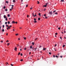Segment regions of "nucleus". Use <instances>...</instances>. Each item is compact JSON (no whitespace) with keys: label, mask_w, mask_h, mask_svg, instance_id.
<instances>
[{"label":"nucleus","mask_w":66,"mask_h":66,"mask_svg":"<svg viewBox=\"0 0 66 66\" xmlns=\"http://www.w3.org/2000/svg\"><path fill=\"white\" fill-rule=\"evenodd\" d=\"M52 12L51 11L48 14H50V15H52Z\"/></svg>","instance_id":"nucleus-1"},{"label":"nucleus","mask_w":66,"mask_h":66,"mask_svg":"<svg viewBox=\"0 0 66 66\" xmlns=\"http://www.w3.org/2000/svg\"><path fill=\"white\" fill-rule=\"evenodd\" d=\"M17 48L16 47H15L14 49V50H15L16 51H17Z\"/></svg>","instance_id":"nucleus-2"},{"label":"nucleus","mask_w":66,"mask_h":66,"mask_svg":"<svg viewBox=\"0 0 66 66\" xmlns=\"http://www.w3.org/2000/svg\"><path fill=\"white\" fill-rule=\"evenodd\" d=\"M4 18H6V15H4Z\"/></svg>","instance_id":"nucleus-3"},{"label":"nucleus","mask_w":66,"mask_h":66,"mask_svg":"<svg viewBox=\"0 0 66 66\" xmlns=\"http://www.w3.org/2000/svg\"><path fill=\"white\" fill-rule=\"evenodd\" d=\"M12 23H15V21H12Z\"/></svg>","instance_id":"nucleus-4"},{"label":"nucleus","mask_w":66,"mask_h":66,"mask_svg":"<svg viewBox=\"0 0 66 66\" xmlns=\"http://www.w3.org/2000/svg\"><path fill=\"white\" fill-rule=\"evenodd\" d=\"M32 45H33V46L34 45V42L32 43Z\"/></svg>","instance_id":"nucleus-5"},{"label":"nucleus","mask_w":66,"mask_h":66,"mask_svg":"<svg viewBox=\"0 0 66 66\" xmlns=\"http://www.w3.org/2000/svg\"><path fill=\"white\" fill-rule=\"evenodd\" d=\"M32 45H31L30 47V49H32Z\"/></svg>","instance_id":"nucleus-6"},{"label":"nucleus","mask_w":66,"mask_h":66,"mask_svg":"<svg viewBox=\"0 0 66 66\" xmlns=\"http://www.w3.org/2000/svg\"><path fill=\"white\" fill-rule=\"evenodd\" d=\"M46 49V48H43V50H44V51H45V50Z\"/></svg>","instance_id":"nucleus-7"},{"label":"nucleus","mask_w":66,"mask_h":66,"mask_svg":"<svg viewBox=\"0 0 66 66\" xmlns=\"http://www.w3.org/2000/svg\"><path fill=\"white\" fill-rule=\"evenodd\" d=\"M61 2H64V0H61Z\"/></svg>","instance_id":"nucleus-8"},{"label":"nucleus","mask_w":66,"mask_h":66,"mask_svg":"<svg viewBox=\"0 0 66 66\" xmlns=\"http://www.w3.org/2000/svg\"><path fill=\"white\" fill-rule=\"evenodd\" d=\"M13 2H16V1H15V0H13Z\"/></svg>","instance_id":"nucleus-9"},{"label":"nucleus","mask_w":66,"mask_h":66,"mask_svg":"<svg viewBox=\"0 0 66 66\" xmlns=\"http://www.w3.org/2000/svg\"><path fill=\"white\" fill-rule=\"evenodd\" d=\"M6 19H5V20L6 21H7V18H6Z\"/></svg>","instance_id":"nucleus-10"},{"label":"nucleus","mask_w":66,"mask_h":66,"mask_svg":"<svg viewBox=\"0 0 66 66\" xmlns=\"http://www.w3.org/2000/svg\"><path fill=\"white\" fill-rule=\"evenodd\" d=\"M2 31L3 32H4V29H2Z\"/></svg>","instance_id":"nucleus-11"},{"label":"nucleus","mask_w":66,"mask_h":66,"mask_svg":"<svg viewBox=\"0 0 66 66\" xmlns=\"http://www.w3.org/2000/svg\"><path fill=\"white\" fill-rule=\"evenodd\" d=\"M16 36H17V35H18V34H15Z\"/></svg>","instance_id":"nucleus-12"},{"label":"nucleus","mask_w":66,"mask_h":66,"mask_svg":"<svg viewBox=\"0 0 66 66\" xmlns=\"http://www.w3.org/2000/svg\"><path fill=\"white\" fill-rule=\"evenodd\" d=\"M34 22L35 23H36V22H37V21H34Z\"/></svg>","instance_id":"nucleus-13"},{"label":"nucleus","mask_w":66,"mask_h":66,"mask_svg":"<svg viewBox=\"0 0 66 66\" xmlns=\"http://www.w3.org/2000/svg\"><path fill=\"white\" fill-rule=\"evenodd\" d=\"M20 52H19V53H18V55H20Z\"/></svg>","instance_id":"nucleus-14"},{"label":"nucleus","mask_w":66,"mask_h":66,"mask_svg":"<svg viewBox=\"0 0 66 66\" xmlns=\"http://www.w3.org/2000/svg\"><path fill=\"white\" fill-rule=\"evenodd\" d=\"M6 43H8V42H9V40H7V41H6Z\"/></svg>","instance_id":"nucleus-15"},{"label":"nucleus","mask_w":66,"mask_h":66,"mask_svg":"<svg viewBox=\"0 0 66 66\" xmlns=\"http://www.w3.org/2000/svg\"><path fill=\"white\" fill-rule=\"evenodd\" d=\"M34 20L35 21H36V18H34Z\"/></svg>","instance_id":"nucleus-16"},{"label":"nucleus","mask_w":66,"mask_h":66,"mask_svg":"<svg viewBox=\"0 0 66 66\" xmlns=\"http://www.w3.org/2000/svg\"><path fill=\"white\" fill-rule=\"evenodd\" d=\"M37 4H39V1H37Z\"/></svg>","instance_id":"nucleus-17"},{"label":"nucleus","mask_w":66,"mask_h":66,"mask_svg":"<svg viewBox=\"0 0 66 66\" xmlns=\"http://www.w3.org/2000/svg\"><path fill=\"white\" fill-rule=\"evenodd\" d=\"M38 20H40V18H39L38 19Z\"/></svg>","instance_id":"nucleus-18"},{"label":"nucleus","mask_w":66,"mask_h":66,"mask_svg":"<svg viewBox=\"0 0 66 66\" xmlns=\"http://www.w3.org/2000/svg\"><path fill=\"white\" fill-rule=\"evenodd\" d=\"M53 57H55V55H53Z\"/></svg>","instance_id":"nucleus-19"},{"label":"nucleus","mask_w":66,"mask_h":66,"mask_svg":"<svg viewBox=\"0 0 66 66\" xmlns=\"http://www.w3.org/2000/svg\"><path fill=\"white\" fill-rule=\"evenodd\" d=\"M7 16L8 17H10V14H8Z\"/></svg>","instance_id":"nucleus-20"},{"label":"nucleus","mask_w":66,"mask_h":66,"mask_svg":"<svg viewBox=\"0 0 66 66\" xmlns=\"http://www.w3.org/2000/svg\"><path fill=\"white\" fill-rule=\"evenodd\" d=\"M38 15H39V16H41L40 15V13H39Z\"/></svg>","instance_id":"nucleus-21"},{"label":"nucleus","mask_w":66,"mask_h":66,"mask_svg":"<svg viewBox=\"0 0 66 66\" xmlns=\"http://www.w3.org/2000/svg\"><path fill=\"white\" fill-rule=\"evenodd\" d=\"M65 47V45H63V47Z\"/></svg>","instance_id":"nucleus-22"},{"label":"nucleus","mask_w":66,"mask_h":66,"mask_svg":"<svg viewBox=\"0 0 66 66\" xmlns=\"http://www.w3.org/2000/svg\"><path fill=\"white\" fill-rule=\"evenodd\" d=\"M37 49V48H35V51H36V50Z\"/></svg>","instance_id":"nucleus-23"},{"label":"nucleus","mask_w":66,"mask_h":66,"mask_svg":"<svg viewBox=\"0 0 66 66\" xmlns=\"http://www.w3.org/2000/svg\"><path fill=\"white\" fill-rule=\"evenodd\" d=\"M7 22H5V24H7Z\"/></svg>","instance_id":"nucleus-24"},{"label":"nucleus","mask_w":66,"mask_h":66,"mask_svg":"<svg viewBox=\"0 0 66 66\" xmlns=\"http://www.w3.org/2000/svg\"><path fill=\"white\" fill-rule=\"evenodd\" d=\"M55 14L56 15H57V12H56V13H55Z\"/></svg>","instance_id":"nucleus-25"},{"label":"nucleus","mask_w":66,"mask_h":66,"mask_svg":"<svg viewBox=\"0 0 66 66\" xmlns=\"http://www.w3.org/2000/svg\"><path fill=\"white\" fill-rule=\"evenodd\" d=\"M43 6H44V7H47V6H46V5H45Z\"/></svg>","instance_id":"nucleus-26"},{"label":"nucleus","mask_w":66,"mask_h":66,"mask_svg":"<svg viewBox=\"0 0 66 66\" xmlns=\"http://www.w3.org/2000/svg\"><path fill=\"white\" fill-rule=\"evenodd\" d=\"M20 61L21 62H22V61H23V59H21L20 60Z\"/></svg>","instance_id":"nucleus-27"},{"label":"nucleus","mask_w":66,"mask_h":66,"mask_svg":"<svg viewBox=\"0 0 66 66\" xmlns=\"http://www.w3.org/2000/svg\"><path fill=\"white\" fill-rule=\"evenodd\" d=\"M8 24H10V22L9 21H8Z\"/></svg>","instance_id":"nucleus-28"},{"label":"nucleus","mask_w":66,"mask_h":66,"mask_svg":"<svg viewBox=\"0 0 66 66\" xmlns=\"http://www.w3.org/2000/svg\"><path fill=\"white\" fill-rule=\"evenodd\" d=\"M7 46H9V45H10V43H8L7 44Z\"/></svg>","instance_id":"nucleus-29"},{"label":"nucleus","mask_w":66,"mask_h":66,"mask_svg":"<svg viewBox=\"0 0 66 66\" xmlns=\"http://www.w3.org/2000/svg\"><path fill=\"white\" fill-rule=\"evenodd\" d=\"M49 54H51V52H49Z\"/></svg>","instance_id":"nucleus-30"},{"label":"nucleus","mask_w":66,"mask_h":66,"mask_svg":"<svg viewBox=\"0 0 66 66\" xmlns=\"http://www.w3.org/2000/svg\"><path fill=\"white\" fill-rule=\"evenodd\" d=\"M5 11H7V9H5Z\"/></svg>","instance_id":"nucleus-31"},{"label":"nucleus","mask_w":66,"mask_h":66,"mask_svg":"<svg viewBox=\"0 0 66 66\" xmlns=\"http://www.w3.org/2000/svg\"><path fill=\"white\" fill-rule=\"evenodd\" d=\"M4 9H5V6H4V8H3Z\"/></svg>","instance_id":"nucleus-32"},{"label":"nucleus","mask_w":66,"mask_h":66,"mask_svg":"<svg viewBox=\"0 0 66 66\" xmlns=\"http://www.w3.org/2000/svg\"><path fill=\"white\" fill-rule=\"evenodd\" d=\"M3 28H4V25H3Z\"/></svg>","instance_id":"nucleus-33"},{"label":"nucleus","mask_w":66,"mask_h":66,"mask_svg":"<svg viewBox=\"0 0 66 66\" xmlns=\"http://www.w3.org/2000/svg\"><path fill=\"white\" fill-rule=\"evenodd\" d=\"M47 4H48V3H46V5H46V6H47Z\"/></svg>","instance_id":"nucleus-34"},{"label":"nucleus","mask_w":66,"mask_h":66,"mask_svg":"<svg viewBox=\"0 0 66 66\" xmlns=\"http://www.w3.org/2000/svg\"><path fill=\"white\" fill-rule=\"evenodd\" d=\"M24 39L25 40H26V37L24 38Z\"/></svg>","instance_id":"nucleus-35"},{"label":"nucleus","mask_w":66,"mask_h":66,"mask_svg":"<svg viewBox=\"0 0 66 66\" xmlns=\"http://www.w3.org/2000/svg\"><path fill=\"white\" fill-rule=\"evenodd\" d=\"M54 50H55V51H56V49L55 48H54Z\"/></svg>","instance_id":"nucleus-36"},{"label":"nucleus","mask_w":66,"mask_h":66,"mask_svg":"<svg viewBox=\"0 0 66 66\" xmlns=\"http://www.w3.org/2000/svg\"><path fill=\"white\" fill-rule=\"evenodd\" d=\"M11 65L12 66H13V64H12V63H11Z\"/></svg>","instance_id":"nucleus-37"},{"label":"nucleus","mask_w":66,"mask_h":66,"mask_svg":"<svg viewBox=\"0 0 66 66\" xmlns=\"http://www.w3.org/2000/svg\"><path fill=\"white\" fill-rule=\"evenodd\" d=\"M20 55L21 56H22V53Z\"/></svg>","instance_id":"nucleus-38"},{"label":"nucleus","mask_w":66,"mask_h":66,"mask_svg":"<svg viewBox=\"0 0 66 66\" xmlns=\"http://www.w3.org/2000/svg\"><path fill=\"white\" fill-rule=\"evenodd\" d=\"M36 15H34V17H35V16H36Z\"/></svg>","instance_id":"nucleus-39"},{"label":"nucleus","mask_w":66,"mask_h":66,"mask_svg":"<svg viewBox=\"0 0 66 66\" xmlns=\"http://www.w3.org/2000/svg\"><path fill=\"white\" fill-rule=\"evenodd\" d=\"M60 57L61 58H62V57H63V56H61Z\"/></svg>","instance_id":"nucleus-40"},{"label":"nucleus","mask_w":66,"mask_h":66,"mask_svg":"<svg viewBox=\"0 0 66 66\" xmlns=\"http://www.w3.org/2000/svg\"><path fill=\"white\" fill-rule=\"evenodd\" d=\"M58 29L59 30H60V29H61V28H60L59 27V28H58Z\"/></svg>","instance_id":"nucleus-41"},{"label":"nucleus","mask_w":66,"mask_h":66,"mask_svg":"<svg viewBox=\"0 0 66 66\" xmlns=\"http://www.w3.org/2000/svg\"><path fill=\"white\" fill-rule=\"evenodd\" d=\"M6 3H8V1H6Z\"/></svg>","instance_id":"nucleus-42"},{"label":"nucleus","mask_w":66,"mask_h":66,"mask_svg":"<svg viewBox=\"0 0 66 66\" xmlns=\"http://www.w3.org/2000/svg\"><path fill=\"white\" fill-rule=\"evenodd\" d=\"M56 57H57V58H58V56H57V55L56 56Z\"/></svg>","instance_id":"nucleus-43"},{"label":"nucleus","mask_w":66,"mask_h":66,"mask_svg":"<svg viewBox=\"0 0 66 66\" xmlns=\"http://www.w3.org/2000/svg\"><path fill=\"white\" fill-rule=\"evenodd\" d=\"M1 26L0 25V29H1Z\"/></svg>","instance_id":"nucleus-44"},{"label":"nucleus","mask_w":66,"mask_h":66,"mask_svg":"<svg viewBox=\"0 0 66 66\" xmlns=\"http://www.w3.org/2000/svg\"><path fill=\"white\" fill-rule=\"evenodd\" d=\"M46 9H44V11H46Z\"/></svg>","instance_id":"nucleus-45"},{"label":"nucleus","mask_w":66,"mask_h":66,"mask_svg":"<svg viewBox=\"0 0 66 66\" xmlns=\"http://www.w3.org/2000/svg\"><path fill=\"white\" fill-rule=\"evenodd\" d=\"M56 12V11L55 10L53 12V13H55Z\"/></svg>","instance_id":"nucleus-46"},{"label":"nucleus","mask_w":66,"mask_h":66,"mask_svg":"<svg viewBox=\"0 0 66 66\" xmlns=\"http://www.w3.org/2000/svg\"><path fill=\"white\" fill-rule=\"evenodd\" d=\"M6 27H8V25H7V24H6Z\"/></svg>","instance_id":"nucleus-47"},{"label":"nucleus","mask_w":66,"mask_h":66,"mask_svg":"<svg viewBox=\"0 0 66 66\" xmlns=\"http://www.w3.org/2000/svg\"><path fill=\"white\" fill-rule=\"evenodd\" d=\"M37 39V38H36L35 40H36Z\"/></svg>","instance_id":"nucleus-48"},{"label":"nucleus","mask_w":66,"mask_h":66,"mask_svg":"<svg viewBox=\"0 0 66 66\" xmlns=\"http://www.w3.org/2000/svg\"><path fill=\"white\" fill-rule=\"evenodd\" d=\"M44 16L45 17L46 16V14H44Z\"/></svg>","instance_id":"nucleus-49"},{"label":"nucleus","mask_w":66,"mask_h":66,"mask_svg":"<svg viewBox=\"0 0 66 66\" xmlns=\"http://www.w3.org/2000/svg\"><path fill=\"white\" fill-rule=\"evenodd\" d=\"M33 9V8L31 7L30 8V10H32Z\"/></svg>","instance_id":"nucleus-50"},{"label":"nucleus","mask_w":66,"mask_h":66,"mask_svg":"<svg viewBox=\"0 0 66 66\" xmlns=\"http://www.w3.org/2000/svg\"><path fill=\"white\" fill-rule=\"evenodd\" d=\"M55 34V35H57V33H56Z\"/></svg>","instance_id":"nucleus-51"},{"label":"nucleus","mask_w":66,"mask_h":66,"mask_svg":"<svg viewBox=\"0 0 66 66\" xmlns=\"http://www.w3.org/2000/svg\"><path fill=\"white\" fill-rule=\"evenodd\" d=\"M28 4H27L26 5V7H28Z\"/></svg>","instance_id":"nucleus-52"},{"label":"nucleus","mask_w":66,"mask_h":66,"mask_svg":"<svg viewBox=\"0 0 66 66\" xmlns=\"http://www.w3.org/2000/svg\"><path fill=\"white\" fill-rule=\"evenodd\" d=\"M27 50V48H24V50Z\"/></svg>","instance_id":"nucleus-53"},{"label":"nucleus","mask_w":66,"mask_h":66,"mask_svg":"<svg viewBox=\"0 0 66 66\" xmlns=\"http://www.w3.org/2000/svg\"><path fill=\"white\" fill-rule=\"evenodd\" d=\"M56 45H57V44H56L55 45V47L56 46Z\"/></svg>","instance_id":"nucleus-54"},{"label":"nucleus","mask_w":66,"mask_h":66,"mask_svg":"<svg viewBox=\"0 0 66 66\" xmlns=\"http://www.w3.org/2000/svg\"><path fill=\"white\" fill-rule=\"evenodd\" d=\"M29 15H27V17H28V18L29 17Z\"/></svg>","instance_id":"nucleus-55"},{"label":"nucleus","mask_w":66,"mask_h":66,"mask_svg":"<svg viewBox=\"0 0 66 66\" xmlns=\"http://www.w3.org/2000/svg\"><path fill=\"white\" fill-rule=\"evenodd\" d=\"M18 39V40H20V38H19Z\"/></svg>","instance_id":"nucleus-56"},{"label":"nucleus","mask_w":66,"mask_h":66,"mask_svg":"<svg viewBox=\"0 0 66 66\" xmlns=\"http://www.w3.org/2000/svg\"><path fill=\"white\" fill-rule=\"evenodd\" d=\"M45 18L46 19H47V17H45Z\"/></svg>","instance_id":"nucleus-57"},{"label":"nucleus","mask_w":66,"mask_h":66,"mask_svg":"<svg viewBox=\"0 0 66 66\" xmlns=\"http://www.w3.org/2000/svg\"><path fill=\"white\" fill-rule=\"evenodd\" d=\"M7 30H9V28H7Z\"/></svg>","instance_id":"nucleus-58"},{"label":"nucleus","mask_w":66,"mask_h":66,"mask_svg":"<svg viewBox=\"0 0 66 66\" xmlns=\"http://www.w3.org/2000/svg\"><path fill=\"white\" fill-rule=\"evenodd\" d=\"M31 52H29V54H31Z\"/></svg>","instance_id":"nucleus-59"},{"label":"nucleus","mask_w":66,"mask_h":66,"mask_svg":"<svg viewBox=\"0 0 66 66\" xmlns=\"http://www.w3.org/2000/svg\"><path fill=\"white\" fill-rule=\"evenodd\" d=\"M32 15H33V16H34V13H32Z\"/></svg>","instance_id":"nucleus-60"},{"label":"nucleus","mask_w":66,"mask_h":66,"mask_svg":"<svg viewBox=\"0 0 66 66\" xmlns=\"http://www.w3.org/2000/svg\"><path fill=\"white\" fill-rule=\"evenodd\" d=\"M15 23H17V22H15Z\"/></svg>","instance_id":"nucleus-61"},{"label":"nucleus","mask_w":66,"mask_h":66,"mask_svg":"<svg viewBox=\"0 0 66 66\" xmlns=\"http://www.w3.org/2000/svg\"><path fill=\"white\" fill-rule=\"evenodd\" d=\"M10 11H12V9H10Z\"/></svg>","instance_id":"nucleus-62"},{"label":"nucleus","mask_w":66,"mask_h":66,"mask_svg":"<svg viewBox=\"0 0 66 66\" xmlns=\"http://www.w3.org/2000/svg\"><path fill=\"white\" fill-rule=\"evenodd\" d=\"M13 31H15V29H13Z\"/></svg>","instance_id":"nucleus-63"},{"label":"nucleus","mask_w":66,"mask_h":66,"mask_svg":"<svg viewBox=\"0 0 66 66\" xmlns=\"http://www.w3.org/2000/svg\"><path fill=\"white\" fill-rule=\"evenodd\" d=\"M14 6V5H12V7H13Z\"/></svg>","instance_id":"nucleus-64"}]
</instances>
